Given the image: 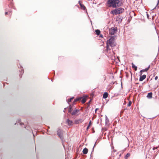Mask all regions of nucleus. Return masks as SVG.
Masks as SVG:
<instances>
[{"instance_id":"obj_9","label":"nucleus","mask_w":159,"mask_h":159,"mask_svg":"<svg viewBox=\"0 0 159 159\" xmlns=\"http://www.w3.org/2000/svg\"><path fill=\"white\" fill-rule=\"evenodd\" d=\"M146 77V75H143L142 76H141L139 78V81H142Z\"/></svg>"},{"instance_id":"obj_16","label":"nucleus","mask_w":159,"mask_h":159,"mask_svg":"<svg viewBox=\"0 0 159 159\" xmlns=\"http://www.w3.org/2000/svg\"><path fill=\"white\" fill-rule=\"evenodd\" d=\"M95 32L96 33V34L98 35H99L100 34V31L98 30H95Z\"/></svg>"},{"instance_id":"obj_17","label":"nucleus","mask_w":159,"mask_h":159,"mask_svg":"<svg viewBox=\"0 0 159 159\" xmlns=\"http://www.w3.org/2000/svg\"><path fill=\"white\" fill-rule=\"evenodd\" d=\"M86 99L85 98H83L82 99L81 101V102L82 103H84L86 102Z\"/></svg>"},{"instance_id":"obj_18","label":"nucleus","mask_w":159,"mask_h":159,"mask_svg":"<svg viewBox=\"0 0 159 159\" xmlns=\"http://www.w3.org/2000/svg\"><path fill=\"white\" fill-rule=\"evenodd\" d=\"M91 124H92L91 121H90L89 123V125L87 128V129H89V127H90V126L91 125Z\"/></svg>"},{"instance_id":"obj_4","label":"nucleus","mask_w":159,"mask_h":159,"mask_svg":"<svg viewBox=\"0 0 159 159\" xmlns=\"http://www.w3.org/2000/svg\"><path fill=\"white\" fill-rule=\"evenodd\" d=\"M117 31L116 29L114 28H111L109 30V33L111 35H114Z\"/></svg>"},{"instance_id":"obj_1","label":"nucleus","mask_w":159,"mask_h":159,"mask_svg":"<svg viewBox=\"0 0 159 159\" xmlns=\"http://www.w3.org/2000/svg\"><path fill=\"white\" fill-rule=\"evenodd\" d=\"M107 3L109 7L116 8L121 6V2L120 0H108Z\"/></svg>"},{"instance_id":"obj_20","label":"nucleus","mask_w":159,"mask_h":159,"mask_svg":"<svg viewBox=\"0 0 159 159\" xmlns=\"http://www.w3.org/2000/svg\"><path fill=\"white\" fill-rule=\"evenodd\" d=\"M130 154L129 153H127L125 156V158L127 159L129 156Z\"/></svg>"},{"instance_id":"obj_5","label":"nucleus","mask_w":159,"mask_h":159,"mask_svg":"<svg viewBox=\"0 0 159 159\" xmlns=\"http://www.w3.org/2000/svg\"><path fill=\"white\" fill-rule=\"evenodd\" d=\"M67 110L69 113H71L72 111V107L70 105L69 107H67L66 108H65L64 110V112H65L66 110Z\"/></svg>"},{"instance_id":"obj_23","label":"nucleus","mask_w":159,"mask_h":159,"mask_svg":"<svg viewBox=\"0 0 159 159\" xmlns=\"http://www.w3.org/2000/svg\"><path fill=\"white\" fill-rule=\"evenodd\" d=\"M145 71V69L144 70H141L140 71V72L141 73V75L142 74V72H144Z\"/></svg>"},{"instance_id":"obj_21","label":"nucleus","mask_w":159,"mask_h":159,"mask_svg":"<svg viewBox=\"0 0 159 159\" xmlns=\"http://www.w3.org/2000/svg\"><path fill=\"white\" fill-rule=\"evenodd\" d=\"M132 103V102L131 101H129V102L127 106L128 107H129L131 106Z\"/></svg>"},{"instance_id":"obj_27","label":"nucleus","mask_w":159,"mask_h":159,"mask_svg":"<svg viewBox=\"0 0 159 159\" xmlns=\"http://www.w3.org/2000/svg\"><path fill=\"white\" fill-rule=\"evenodd\" d=\"M8 12H5V15H7V14H8Z\"/></svg>"},{"instance_id":"obj_15","label":"nucleus","mask_w":159,"mask_h":159,"mask_svg":"<svg viewBox=\"0 0 159 159\" xmlns=\"http://www.w3.org/2000/svg\"><path fill=\"white\" fill-rule=\"evenodd\" d=\"M80 7H81L82 9L84 10H85L86 9V7L84 6V5H83L82 4H81V3H80Z\"/></svg>"},{"instance_id":"obj_7","label":"nucleus","mask_w":159,"mask_h":159,"mask_svg":"<svg viewBox=\"0 0 159 159\" xmlns=\"http://www.w3.org/2000/svg\"><path fill=\"white\" fill-rule=\"evenodd\" d=\"M66 123L68 124L69 126L72 125L73 124V122L71 120H70L69 119H67L66 121Z\"/></svg>"},{"instance_id":"obj_33","label":"nucleus","mask_w":159,"mask_h":159,"mask_svg":"<svg viewBox=\"0 0 159 159\" xmlns=\"http://www.w3.org/2000/svg\"><path fill=\"white\" fill-rule=\"evenodd\" d=\"M113 159H115V158H114ZM117 159H119V157H118Z\"/></svg>"},{"instance_id":"obj_11","label":"nucleus","mask_w":159,"mask_h":159,"mask_svg":"<svg viewBox=\"0 0 159 159\" xmlns=\"http://www.w3.org/2000/svg\"><path fill=\"white\" fill-rule=\"evenodd\" d=\"M88 152V149L86 148H84L83 150V152L84 154H86Z\"/></svg>"},{"instance_id":"obj_8","label":"nucleus","mask_w":159,"mask_h":159,"mask_svg":"<svg viewBox=\"0 0 159 159\" xmlns=\"http://www.w3.org/2000/svg\"><path fill=\"white\" fill-rule=\"evenodd\" d=\"M83 121V120L82 119H79L78 120H75L74 121L75 124H77L80 123H81Z\"/></svg>"},{"instance_id":"obj_34","label":"nucleus","mask_w":159,"mask_h":159,"mask_svg":"<svg viewBox=\"0 0 159 159\" xmlns=\"http://www.w3.org/2000/svg\"><path fill=\"white\" fill-rule=\"evenodd\" d=\"M60 138L61 139V136H60Z\"/></svg>"},{"instance_id":"obj_30","label":"nucleus","mask_w":159,"mask_h":159,"mask_svg":"<svg viewBox=\"0 0 159 159\" xmlns=\"http://www.w3.org/2000/svg\"><path fill=\"white\" fill-rule=\"evenodd\" d=\"M98 109V108H96V109H95V112H96V111Z\"/></svg>"},{"instance_id":"obj_10","label":"nucleus","mask_w":159,"mask_h":159,"mask_svg":"<svg viewBox=\"0 0 159 159\" xmlns=\"http://www.w3.org/2000/svg\"><path fill=\"white\" fill-rule=\"evenodd\" d=\"M152 93H148L147 96V98L149 99L152 98Z\"/></svg>"},{"instance_id":"obj_24","label":"nucleus","mask_w":159,"mask_h":159,"mask_svg":"<svg viewBox=\"0 0 159 159\" xmlns=\"http://www.w3.org/2000/svg\"><path fill=\"white\" fill-rule=\"evenodd\" d=\"M157 79H158V77L157 76H156L155 77V80H157Z\"/></svg>"},{"instance_id":"obj_28","label":"nucleus","mask_w":159,"mask_h":159,"mask_svg":"<svg viewBox=\"0 0 159 159\" xmlns=\"http://www.w3.org/2000/svg\"><path fill=\"white\" fill-rule=\"evenodd\" d=\"M57 135H58L59 137L60 136V134H59V133L58 132L57 133Z\"/></svg>"},{"instance_id":"obj_29","label":"nucleus","mask_w":159,"mask_h":159,"mask_svg":"<svg viewBox=\"0 0 159 159\" xmlns=\"http://www.w3.org/2000/svg\"><path fill=\"white\" fill-rule=\"evenodd\" d=\"M9 14H10V15H11V12H9Z\"/></svg>"},{"instance_id":"obj_19","label":"nucleus","mask_w":159,"mask_h":159,"mask_svg":"<svg viewBox=\"0 0 159 159\" xmlns=\"http://www.w3.org/2000/svg\"><path fill=\"white\" fill-rule=\"evenodd\" d=\"M74 98V97H72L70 98L68 100V102L69 103V102H70L71 101V100L73 99Z\"/></svg>"},{"instance_id":"obj_31","label":"nucleus","mask_w":159,"mask_h":159,"mask_svg":"<svg viewBox=\"0 0 159 159\" xmlns=\"http://www.w3.org/2000/svg\"><path fill=\"white\" fill-rule=\"evenodd\" d=\"M147 17H148V16H149L148 15V14H147Z\"/></svg>"},{"instance_id":"obj_6","label":"nucleus","mask_w":159,"mask_h":159,"mask_svg":"<svg viewBox=\"0 0 159 159\" xmlns=\"http://www.w3.org/2000/svg\"><path fill=\"white\" fill-rule=\"evenodd\" d=\"M80 111V110L76 109V108H75V109L73 111L70 113H71V114L72 115H75L77 114Z\"/></svg>"},{"instance_id":"obj_14","label":"nucleus","mask_w":159,"mask_h":159,"mask_svg":"<svg viewBox=\"0 0 159 159\" xmlns=\"http://www.w3.org/2000/svg\"><path fill=\"white\" fill-rule=\"evenodd\" d=\"M82 98V97H79L76 98L75 99L74 101V103L75 102L79 101Z\"/></svg>"},{"instance_id":"obj_22","label":"nucleus","mask_w":159,"mask_h":159,"mask_svg":"<svg viewBox=\"0 0 159 159\" xmlns=\"http://www.w3.org/2000/svg\"><path fill=\"white\" fill-rule=\"evenodd\" d=\"M149 67H150V66H149L148 68H146L145 69V71H147L148 70L149 68Z\"/></svg>"},{"instance_id":"obj_2","label":"nucleus","mask_w":159,"mask_h":159,"mask_svg":"<svg viewBox=\"0 0 159 159\" xmlns=\"http://www.w3.org/2000/svg\"><path fill=\"white\" fill-rule=\"evenodd\" d=\"M116 45L115 42L114 38L113 37H111L107 42V50L108 51L110 50L109 46L111 47H114Z\"/></svg>"},{"instance_id":"obj_13","label":"nucleus","mask_w":159,"mask_h":159,"mask_svg":"<svg viewBox=\"0 0 159 159\" xmlns=\"http://www.w3.org/2000/svg\"><path fill=\"white\" fill-rule=\"evenodd\" d=\"M132 67L133 68H134L135 70H137V67L133 63H132Z\"/></svg>"},{"instance_id":"obj_3","label":"nucleus","mask_w":159,"mask_h":159,"mask_svg":"<svg viewBox=\"0 0 159 159\" xmlns=\"http://www.w3.org/2000/svg\"><path fill=\"white\" fill-rule=\"evenodd\" d=\"M124 11V9L123 8L120 7L112 11L111 12L113 14L117 15L122 13Z\"/></svg>"},{"instance_id":"obj_32","label":"nucleus","mask_w":159,"mask_h":159,"mask_svg":"<svg viewBox=\"0 0 159 159\" xmlns=\"http://www.w3.org/2000/svg\"><path fill=\"white\" fill-rule=\"evenodd\" d=\"M95 145H96V143H95V145H94V147H93V149L94 148V146H95Z\"/></svg>"},{"instance_id":"obj_26","label":"nucleus","mask_w":159,"mask_h":159,"mask_svg":"<svg viewBox=\"0 0 159 159\" xmlns=\"http://www.w3.org/2000/svg\"><path fill=\"white\" fill-rule=\"evenodd\" d=\"M157 147H156V148H153V150H154L155 149H157Z\"/></svg>"},{"instance_id":"obj_12","label":"nucleus","mask_w":159,"mask_h":159,"mask_svg":"<svg viewBox=\"0 0 159 159\" xmlns=\"http://www.w3.org/2000/svg\"><path fill=\"white\" fill-rule=\"evenodd\" d=\"M108 97V93L107 92H105L103 94V98H106Z\"/></svg>"},{"instance_id":"obj_25","label":"nucleus","mask_w":159,"mask_h":159,"mask_svg":"<svg viewBox=\"0 0 159 159\" xmlns=\"http://www.w3.org/2000/svg\"><path fill=\"white\" fill-rule=\"evenodd\" d=\"M159 0H158V2H157V5H158V4H159ZM157 7V6H156V7H155V8H156Z\"/></svg>"}]
</instances>
